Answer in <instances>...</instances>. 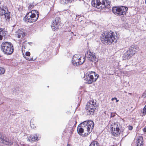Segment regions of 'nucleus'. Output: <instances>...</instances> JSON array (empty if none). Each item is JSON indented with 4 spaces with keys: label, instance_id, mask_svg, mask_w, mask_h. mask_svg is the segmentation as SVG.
<instances>
[{
    "label": "nucleus",
    "instance_id": "obj_1",
    "mask_svg": "<svg viewBox=\"0 0 146 146\" xmlns=\"http://www.w3.org/2000/svg\"><path fill=\"white\" fill-rule=\"evenodd\" d=\"M94 126L93 121L91 120L85 121L80 123L78 126L77 130L80 135L85 136L89 135L92 131Z\"/></svg>",
    "mask_w": 146,
    "mask_h": 146
},
{
    "label": "nucleus",
    "instance_id": "obj_2",
    "mask_svg": "<svg viewBox=\"0 0 146 146\" xmlns=\"http://www.w3.org/2000/svg\"><path fill=\"white\" fill-rule=\"evenodd\" d=\"M116 33L111 31H106L103 32L101 36V41L104 44L110 45L113 42L117 41Z\"/></svg>",
    "mask_w": 146,
    "mask_h": 146
},
{
    "label": "nucleus",
    "instance_id": "obj_3",
    "mask_svg": "<svg viewBox=\"0 0 146 146\" xmlns=\"http://www.w3.org/2000/svg\"><path fill=\"white\" fill-rule=\"evenodd\" d=\"M92 6L100 9H105L110 7V2L107 0H93Z\"/></svg>",
    "mask_w": 146,
    "mask_h": 146
},
{
    "label": "nucleus",
    "instance_id": "obj_4",
    "mask_svg": "<svg viewBox=\"0 0 146 146\" xmlns=\"http://www.w3.org/2000/svg\"><path fill=\"white\" fill-rule=\"evenodd\" d=\"M39 14V12L38 11L35 10H32L27 14L24 18V20L26 22H35L38 19Z\"/></svg>",
    "mask_w": 146,
    "mask_h": 146
},
{
    "label": "nucleus",
    "instance_id": "obj_5",
    "mask_svg": "<svg viewBox=\"0 0 146 146\" xmlns=\"http://www.w3.org/2000/svg\"><path fill=\"white\" fill-rule=\"evenodd\" d=\"M1 51L4 54L7 55L11 54L13 52L14 47L11 42L4 41L1 46Z\"/></svg>",
    "mask_w": 146,
    "mask_h": 146
},
{
    "label": "nucleus",
    "instance_id": "obj_6",
    "mask_svg": "<svg viewBox=\"0 0 146 146\" xmlns=\"http://www.w3.org/2000/svg\"><path fill=\"white\" fill-rule=\"evenodd\" d=\"M99 77V75L93 71H89L85 75L84 79L86 80V84H90L96 81Z\"/></svg>",
    "mask_w": 146,
    "mask_h": 146
},
{
    "label": "nucleus",
    "instance_id": "obj_7",
    "mask_svg": "<svg viewBox=\"0 0 146 146\" xmlns=\"http://www.w3.org/2000/svg\"><path fill=\"white\" fill-rule=\"evenodd\" d=\"M98 106L97 104L96 100H91L89 101L86 105V112L87 115L93 114L94 110Z\"/></svg>",
    "mask_w": 146,
    "mask_h": 146
},
{
    "label": "nucleus",
    "instance_id": "obj_8",
    "mask_svg": "<svg viewBox=\"0 0 146 146\" xmlns=\"http://www.w3.org/2000/svg\"><path fill=\"white\" fill-rule=\"evenodd\" d=\"M98 106L97 104L96 100H91L89 101L86 105V112L87 115L93 114L94 110Z\"/></svg>",
    "mask_w": 146,
    "mask_h": 146
},
{
    "label": "nucleus",
    "instance_id": "obj_9",
    "mask_svg": "<svg viewBox=\"0 0 146 146\" xmlns=\"http://www.w3.org/2000/svg\"><path fill=\"white\" fill-rule=\"evenodd\" d=\"M128 10L127 7L121 6L113 7L112 10V12L117 16H123L126 15Z\"/></svg>",
    "mask_w": 146,
    "mask_h": 146
},
{
    "label": "nucleus",
    "instance_id": "obj_10",
    "mask_svg": "<svg viewBox=\"0 0 146 146\" xmlns=\"http://www.w3.org/2000/svg\"><path fill=\"white\" fill-rule=\"evenodd\" d=\"M85 60V56L79 57L78 55L75 54L72 57V62L74 65H79L83 64Z\"/></svg>",
    "mask_w": 146,
    "mask_h": 146
},
{
    "label": "nucleus",
    "instance_id": "obj_11",
    "mask_svg": "<svg viewBox=\"0 0 146 146\" xmlns=\"http://www.w3.org/2000/svg\"><path fill=\"white\" fill-rule=\"evenodd\" d=\"M135 46L132 45L130 47L128 50L124 54L125 59H129L136 53Z\"/></svg>",
    "mask_w": 146,
    "mask_h": 146
},
{
    "label": "nucleus",
    "instance_id": "obj_12",
    "mask_svg": "<svg viewBox=\"0 0 146 146\" xmlns=\"http://www.w3.org/2000/svg\"><path fill=\"white\" fill-rule=\"evenodd\" d=\"M0 142L8 146H10L13 144L11 141L1 132H0Z\"/></svg>",
    "mask_w": 146,
    "mask_h": 146
},
{
    "label": "nucleus",
    "instance_id": "obj_13",
    "mask_svg": "<svg viewBox=\"0 0 146 146\" xmlns=\"http://www.w3.org/2000/svg\"><path fill=\"white\" fill-rule=\"evenodd\" d=\"M60 23V18L59 17H56L52 22L51 27L53 31H55L59 29Z\"/></svg>",
    "mask_w": 146,
    "mask_h": 146
},
{
    "label": "nucleus",
    "instance_id": "obj_14",
    "mask_svg": "<svg viewBox=\"0 0 146 146\" xmlns=\"http://www.w3.org/2000/svg\"><path fill=\"white\" fill-rule=\"evenodd\" d=\"M0 15H4L5 19L9 20L10 18V13L9 12L6 7H0Z\"/></svg>",
    "mask_w": 146,
    "mask_h": 146
},
{
    "label": "nucleus",
    "instance_id": "obj_15",
    "mask_svg": "<svg viewBox=\"0 0 146 146\" xmlns=\"http://www.w3.org/2000/svg\"><path fill=\"white\" fill-rule=\"evenodd\" d=\"M86 56L90 61L92 62L98 61V59L95 56V53H93L90 50L87 51V53L86 54Z\"/></svg>",
    "mask_w": 146,
    "mask_h": 146
},
{
    "label": "nucleus",
    "instance_id": "obj_16",
    "mask_svg": "<svg viewBox=\"0 0 146 146\" xmlns=\"http://www.w3.org/2000/svg\"><path fill=\"white\" fill-rule=\"evenodd\" d=\"M112 130L111 132L112 135L114 137H117L118 135L119 134V129L118 127V125H117L116 127L115 126L114 127L113 129V127H112Z\"/></svg>",
    "mask_w": 146,
    "mask_h": 146
},
{
    "label": "nucleus",
    "instance_id": "obj_17",
    "mask_svg": "<svg viewBox=\"0 0 146 146\" xmlns=\"http://www.w3.org/2000/svg\"><path fill=\"white\" fill-rule=\"evenodd\" d=\"M38 134H35L34 136L30 135L28 138V140L31 141H38L40 137Z\"/></svg>",
    "mask_w": 146,
    "mask_h": 146
},
{
    "label": "nucleus",
    "instance_id": "obj_18",
    "mask_svg": "<svg viewBox=\"0 0 146 146\" xmlns=\"http://www.w3.org/2000/svg\"><path fill=\"white\" fill-rule=\"evenodd\" d=\"M16 36L19 38H22L25 36V33L23 29H19L16 33Z\"/></svg>",
    "mask_w": 146,
    "mask_h": 146
},
{
    "label": "nucleus",
    "instance_id": "obj_19",
    "mask_svg": "<svg viewBox=\"0 0 146 146\" xmlns=\"http://www.w3.org/2000/svg\"><path fill=\"white\" fill-rule=\"evenodd\" d=\"M143 138L141 136L138 137L136 141V146H144L143 144Z\"/></svg>",
    "mask_w": 146,
    "mask_h": 146
},
{
    "label": "nucleus",
    "instance_id": "obj_20",
    "mask_svg": "<svg viewBox=\"0 0 146 146\" xmlns=\"http://www.w3.org/2000/svg\"><path fill=\"white\" fill-rule=\"evenodd\" d=\"M74 124L72 125H71L70 126L68 127L67 129V130H68V132L69 131V132L70 133H72L74 131V127L76 126V124L77 123V122L76 121L74 120Z\"/></svg>",
    "mask_w": 146,
    "mask_h": 146
},
{
    "label": "nucleus",
    "instance_id": "obj_21",
    "mask_svg": "<svg viewBox=\"0 0 146 146\" xmlns=\"http://www.w3.org/2000/svg\"><path fill=\"white\" fill-rule=\"evenodd\" d=\"M72 1V0H59L60 3L62 4L71 3Z\"/></svg>",
    "mask_w": 146,
    "mask_h": 146
},
{
    "label": "nucleus",
    "instance_id": "obj_22",
    "mask_svg": "<svg viewBox=\"0 0 146 146\" xmlns=\"http://www.w3.org/2000/svg\"><path fill=\"white\" fill-rule=\"evenodd\" d=\"M99 144L97 141H94L92 142L89 146H98Z\"/></svg>",
    "mask_w": 146,
    "mask_h": 146
},
{
    "label": "nucleus",
    "instance_id": "obj_23",
    "mask_svg": "<svg viewBox=\"0 0 146 146\" xmlns=\"http://www.w3.org/2000/svg\"><path fill=\"white\" fill-rule=\"evenodd\" d=\"M5 71V68L2 67H0V74H3Z\"/></svg>",
    "mask_w": 146,
    "mask_h": 146
},
{
    "label": "nucleus",
    "instance_id": "obj_24",
    "mask_svg": "<svg viewBox=\"0 0 146 146\" xmlns=\"http://www.w3.org/2000/svg\"><path fill=\"white\" fill-rule=\"evenodd\" d=\"M28 8L29 10L32 9L34 7V5L33 3H30L28 5Z\"/></svg>",
    "mask_w": 146,
    "mask_h": 146
},
{
    "label": "nucleus",
    "instance_id": "obj_25",
    "mask_svg": "<svg viewBox=\"0 0 146 146\" xmlns=\"http://www.w3.org/2000/svg\"><path fill=\"white\" fill-rule=\"evenodd\" d=\"M24 57L26 59L28 60L32 61L34 60L33 58H29V57H28L27 56H25V57Z\"/></svg>",
    "mask_w": 146,
    "mask_h": 146
},
{
    "label": "nucleus",
    "instance_id": "obj_26",
    "mask_svg": "<svg viewBox=\"0 0 146 146\" xmlns=\"http://www.w3.org/2000/svg\"><path fill=\"white\" fill-rule=\"evenodd\" d=\"M143 114H146V105L143 108Z\"/></svg>",
    "mask_w": 146,
    "mask_h": 146
},
{
    "label": "nucleus",
    "instance_id": "obj_27",
    "mask_svg": "<svg viewBox=\"0 0 146 146\" xmlns=\"http://www.w3.org/2000/svg\"><path fill=\"white\" fill-rule=\"evenodd\" d=\"M115 115V113H111L110 114V117H114Z\"/></svg>",
    "mask_w": 146,
    "mask_h": 146
},
{
    "label": "nucleus",
    "instance_id": "obj_28",
    "mask_svg": "<svg viewBox=\"0 0 146 146\" xmlns=\"http://www.w3.org/2000/svg\"><path fill=\"white\" fill-rule=\"evenodd\" d=\"M26 56H29L30 55V53L29 52H26Z\"/></svg>",
    "mask_w": 146,
    "mask_h": 146
},
{
    "label": "nucleus",
    "instance_id": "obj_29",
    "mask_svg": "<svg viewBox=\"0 0 146 146\" xmlns=\"http://www.w3.org/2000/svg\"><path fill=\"white\" fill-rule=\"evenodd\" d=\"M142 96L144 98L146 97V90L143 93Z\"/></svg>",
    "mask_w": 146,
    "mask_h": 146
},
{
    "label": "nucleus",
    "instance_id": "obj_30",
    "mask_svg": "<svg viewBox=\"0 0 146 146\" xmlns=\"http://www.w3.org/2000/svg\"><path fill=\"white\" fill-rule=\"evenodd\" d=\"M133 128V127L132 126L129 125L128 127V129L130 130H131Z\"/></svg>",
    "mask_w": 146,
    "mask_h": 146
},
{
    "label": "nucleus",
    "instance_id": "obj_31",
    "mask_svg": "<svg viewBox=\"0 0 146 146\" xmlns=\"http://www.w3.org/2000/svg\"><path fill=\"white\" fill-rule=\"evenodd\" d=\"M143 131L144 133H145V132H146V127H144L143 129Z\"/></svg>",
    "mask_w": 146,
    "mask_h": 146
},
{
    "label": "nucleus",
    "instance_id": "obj_32",
    "mask_svg": "<svg viewBox=\"0 0 146 146\" xmlns=\"http://www.w3.org/2000/svg\"><path fill=\"white\" fill-rule=\"evenodd\" d=\"M31 127L33 129H34L36 127L35 126H34V125L32 124H31Z\"/></svg>",
    "mask_w": 146,
    "mask_h": 146
},
{
    "label": "nucleus",
    "instance_id": "obj_33",
    "mask_svg": "<svg viewBox=\"0 0 146 146\" xmlns=\"http://www.w3.org/2000/svg\"><path fill=\"white\" fill-rule=\"evenodd\" d=\"M3 33V31L2 30L0 29V35H2Z\"/></svg>",
    "mask_w": 146,
    "mask_h": 146
},
{
    "label": "nucleus",
    "instance_id": "obj_34",
    "mask_svg": "<svg viewBox=\"0 0 146 146\" xmlns=\"http://www.w3.org/2000/svg\"><path fill=\"white\" fill-rule=\"evenodd\" d=\"M3 38V36L2 35H0V40H1Z\"/></svg>",
    "mask_w": 146,
    "mask_h": 146
},
{
    "label": "nucleus",
    "instance_id": "obj_35",
    "mask_svg": "<svg viewBox=\"0 0 146 146\" xmlns=\"http://www.w3.org/2000/svg\"><path fill=\"white\" fill-rule=\"evenodd\" d=\"M114 99H117V98H115V97L114 98H112L111 99V100L112 101H113Z\"/></svg>",
    "mask_w": 146,
    "mask_h": 146
},
{
    "label": "nucleus",
    "instance_id": "obj_36",
    "mask_svg": "<svg viewBox=\"0 0 146 146\" xmlns=\"http://www.w3.org/2000/svg\"><path fill=\"white\" fill-rule=\"evenodd\" d=\"M28 43L29 44V45H31V44H32L33 43L31 42H28Z\"/></svg>",
    "mask_w": 146,
    "mask_h": 146
},
{
    "label": "nucleus",
    "instance_id": "obj_37",
    "mask_svg": "<svg viewBox=\"0 0 146 146\" xmlns=\"http://www.w3.org/2000/svg\"><path fill=\"white\" fill-rule=\"evenodd\" d=\"M67 146H72L70 144L68 143V144Z\"/></svg>",
    "mask_w": 146,
    "mask_h": 146
},
{
    "label": "nucleus",
    "instance_id": "obj_38",
    "mask_svg": "<svg viewBox=\"0 0 146 146\" xmlns=\"http://www.w3.org/2000/svg\"><path fill=\"white\" fill-rule=\"evenodd\" d=\"M115 100H116V102H118L119 101V100H117V99H115Z\"/></svg>",
    "mask_w": 146,
    "mask_h": 146
},
{
    "label": "nucleus",
    "instance_id": "obj_39",
    "mask_svg": "<svg viewBox=\"0 0 146 146\" xmlns=\"http://www.w3.org/2000/svg\"><path fill=\"white\" fill-rule=\"evenodd\" d=\"M70 123L71 124H72V123H71V122H70Z\"/></svg>",
    "mask_w": 146,
    "mask_h": 146
}]
</instances>
